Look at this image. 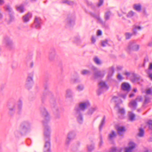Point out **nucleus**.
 I'll return each mask as SVG.
<instances>
[{
  "label": "nucleus",
  "mask_w": 152,
  "mask_h": 152,
  "mask_svg": "<svg viewBox=\"0 0 152 152\" xmlns=\"http://www.w3.org/2000/svg\"><path fill=\"white\" fill-rule=\"evenodd\" d=\"M98 107L96 106L92 107H90L87 110L86 115L91 116L95 111H97Z\"/></svg>",
  "instance_id": "13"
},
{
  "label": "nucleus",
  "mask_w": 152,
  "mask_h": 152,
  "mask_svg": "<svg viewBox=\"0 0 152 152\" xmlns=\"http://www.w3.org/2000/svg\"><path fill=\"white\" fill-rule=\"evenodd\" d=\"M134 12L132 11L129 12L127 15V17H131L134 15Z\"/></svg>",
  "instance_id": "44"
},
{
  "label": "nucleus",
  "mask_w": 152,
  "mask_h": 152,
  "mask_svg": "<svg viewBox=\"0 0 152 152\" xmlns=\"http://www.w3.org/2000/svg\"><path fill=\"white\" fill-rule=\"evenodd\" d=\"M56 53L54 49L51 50L49 53V59L50 61H53L55 58Z\"/></svg>",
  "instance_id": "14"
},
{
  "label": "nucleus",
  "mask_w": 152,
  "mask_h": 152,
  "mask_svg": "<svg viewBox=\"0 0 152 152\" xmlns=\"http://www.w3.org/2000/svg\"><path fill=\"white\" fill-rule=\"evenodd\" d=\"M32 76H28L27 78L26 83V86L27 88L29 89L32 86L33 82Z\"/></svg>",
  "instance_id": "12"
},
{
  "label": "nucleus",
  "mask_w": 152,
  "mask_h": 152,
  "mask_svg": "<svg viewBox=\"0 0 152 152\" xmlns=\"http://www.w3.org/2000/svg\"><path fill=\"white\" fill-rule=\"evenodd\" d=\"M112 100L115 102H117V104H118L119 105V104H120L122 103V101L118 97L116 96H114Z\"/></svg>",
  "instance_id": "22"
},
{
  "label": "nucleus",
  "mask_w": 152,
  "mask_h": 152,
  "mask_svg": "<svg viewBox=\"0 0 152 152\" xmlns=\"http://www.w3.org/2000/svg\"><path fill=\"white\" fill-rule=\"evenodd\" d=\"M149 69L150 70L152 69V63H150V64L149 67Z\"/></svg>",
  "instance_id": "59"
},
{
  "label": "nucleus",
  "mask_w": 152,
  "mask_h": 152,
  "mask_svg": "<svg viewBox=\"0 0 152 152\" xmlns=\"http://www.w3.org/2000/svg\"><path fill=\"white\" fill-rule=\"evenodd\" d=\"M124 74L127 76H129L131 75V73L129 72H126L124 73Z\"/></svg>",
  "instance_id": "49"
},
{
  "label": "nucleus",
  "mask_w": 152,
  "mask_h": 152,
  "mask_svg": "<svg viewBox=\"0 0 152 152\" xmlns=\"http://www.w3.org/2000/svg\"><path fill=\"white\" fill-rule=\"evenodd\" d=\"M129 120L130 121H133L135 120V115L132 113H129Z\"/></svg>",
  "instance_id": "32"
},
{
  "label": "nucleus",
  "mask_w": 152,
  "mask_h": 152,
  "mask_svg": "<svg viewBox=\"0 0 152 152\" xmlns=\"http://www.w3.org/2000/svg\"><path fill=\"white\" fill-rule=\"evenodd\" d=\"M4 9L5 11L8 13L9 15V19H6V21L8 24H10L14 19V12L10 6L7 4L5 5L4 7Z\"/></svg>",
  "instance_id": "3"
},
{
  "label": "nucleus",
  "mask_w": 152,
  "mask_h": 152,
  "mask_svg": "<svg viewBox=\"0 0 152 152\" xmlns=\"http://www.w3.org/2000/svg\"><path fill=\"white\" fill-rule=\"evenodd\" d=\"M117 148L116 147H113L111 148L109 151H105L104 152H117Z\"/></svg>",
  "instance_id": "35"
},
{
  "label": "nucleus",
  "mask_w": 152,
  "mask_h": 152,
  "mask_svg": "<svg viewBox=\"0 0 152 152\" xmlns=\"http://www.w3.org/2000/svg\"><path fill=\"white\" fill-rule=\"evenodd\" d=\"M117 78L119 80H121L123 79V77L122 76L120 75V74H119L117 75Z\"/></svg>",
  "instance_id": "52"
},
{
  "label": "nucleus",
  "mask_w": 152,
  "mask_h": 152,
  "mask_svg": "<svg viewBox=\"0 0 152 152\" xmlns=\"http://www.w3.org/2000/svg\"><path fill=\"white\" fill-rule=\"evenodd\" d=\"M31 123L28 120L23 121L20 127V130L23 132H26L31 129Z\"/></svg>",
  "instance_id": "5"
},
{
  "label": "nucleus",
  "mask_w": 152,
  "mask_h": 152,
  "mask_svg": "<svg viewBox=\"0 0 152 152\" xmlns=\"http://www.w3.org/2000/svg\"><path fill=\"white\" fill-rule=\"evenodd\" d=\"M22 102L21 100H19L18 103V108L19 111H20L22 109ZM19 112V111H18Z\"/></svg>",
  "instance_id": "39"
},
{
  "label": "nucleus",
  "mask_w": 152,
  "mask_h": 152,
  "mask_svg": "<svg viewBox=\"0 0 152 152\" xmlns=\"http://www.w3.org/2000/svg\"><path fill=\"white\" fill-rule=\"evenodd\" d=\"M30 67L31 68H32L34 66V63L33 62H31L30 64Z\"/></svg>",
  "instance_id": "60"
},
{
  "label": "nucleus",
  "mask_w": 152,
  "mask_h": 152,
  "mask_svg": "<svg viewBox=\"0 0 152 152\" xmlns=\"http://www.w3.org/2000/svg\"><path fill=\"white\" fill-rule=\"evenodd\" d=\"M92 69L94 71V76L95 79L102 77L104 76V74L103 72L98 70L96 67L93 66Z\"/></svg>",
  "instance_id": "6"
},
{
  "label": "nucleus",
  "mask_w": 152,
  "mask_h": 152,
  "mask_svg": "<svg viewBox=\"0 0 152 152\" xmlns=\"http://www.w3.org/2000/svg\"><path fill=\"white\" fill-rule=\"evenodd\" d=\"M94 62L97 64L99 65L102 64L101 61L97 57H95L93 58Z\"/></svg>",
  "instance_id": "26"
},
{
  "label": "nucleus",
  "mask_w": 152,
  "mask_h": 152,
  "mask_svg": "<svg viewBox=\"0 0 152 152\" xmlns=\"http://www.w3.org/2000/svg\"><path fill=\"white\" fill-rule=\"evenodd\" d=\"M108 44V41L107 40H105L102 41L101 45L103 47L106 46Z\"/></svg>",
  "instance_id": "42"
},
{
  "label": "nucleus",
  "mask_w": 152,
  "mask_h": 152,
  "mask_svg": "<svg viewBox=\"0 0 152 152\" xmlns=\"http://www.w3.org/2000/svg\"><path fill=\"white\" fill-rule=\"evenodd\" d=\"M90 106V103L87 100L80 102L78 105L75 107L74 110V114L77 121L80 124H82L83 121V117L81 111H85L88 107Z\"/></svg>",
  "instance_id": "2"
},
{
  "label": "nucleus",
  "mask_w": 152,
  "mask_h": 152,
  "mask_svg": "<svg viewBox=\"0 0 152 152\" xmlns=\"http://www.w3.org/2000/svg\"><path fill=\"white\" fill-rule=\"evenodd\" d=\"M102 31L100 30H99L97 31V34L98 35H100L102 34Z\"/></svg>",
  "instance_id": "55"
},
{
  "label": "nucleus",
  "mask_w": 152,
  "mask_h": 152,
  "mask_svg": "<svg viewBox=\"0 0 152 152\" xmlns=\"http://www.w3.org/2000/svg\"><path fill=\"white\" fill-rule=\"evenodd\" d=\"M137 29L135 27V26H134V28H133L132 30V34H133V35H136L137 33Z\"/></svg>",
  "instance_id": "46"
},
{
  "label": "nucleus",
  "mask_w": 152,
  "mask_h": 152,
  "mask_svg": "<svg viewBox=\"0 0 152 152\" xmlns=\"http://www.w3.org/2000/svg\"><path fill=\"white\" fill-rule=\"evenodd\" d=\"M122 88L124 90L129 91L130 88V85L127 83H124L122 85Z\"/></svg>",
  "instance_id": "17"
},
{
  "label": "nucleus",
  "mask_w": 152,
  "mask_h": 152,
  "mask_svg": "<svg viewBox=\"0 0 152 152\" xmlns=\"http://www.w3.org/2000/svg\"><path fill=\"white\" fill-rule=\"evenodd\" d=\"M76 136V134L74 131H71L68 133L66 140V144L68 145L71 141L73 140Z\"/></svg>",
  "instance_id": "8"
},
{
  "label": "nucleus",
  "mask_w": 152,
  "mask_h": 152,
  "mask_svg": "<svg viewBox=\"0 0 152 152\" xmlns=\"http://www.w3.org/2000/svg\"><path fill=\"white\" fill-rule=\"evenodd\" d=\"M73 96V93L72 90L68 89L66 91V97L68 98H71Z\"/></svg>",
  "instance_id": "20"
},
{
  "label": "nucleus",
  "mask_w": 152,
  "mask_h": 152,
  "mask_svg": "<svg viewBox=\"0 0 152 152\" xmlns=\"http://www.w3.org/2000/svg\"><path fill=\"white\" fill-rule=\"evenodd\" d=\"M75 17L74 16L69 15L68 16L66 20V26H71L75 24Z\"/></svg>",
  "instance_id": "7"
},
{
  "label": "nucleus",
  "mask_w": 152,
  "mask_h": 152,
  "mask_svg": "<svg viewBox=\"0 0 152 152\" xmlns=\"http://www.w3.org/2000/svg\"><path fill=\"white\" fill-rule=\"evenodd\" d=\"M144 134V131L142 128H140L139 129V132L138 134V136L140 137H143Z\"/></svg>",
  "instance_id": "29"
},
{
  "label": "nucleus",
  "mask_w": 152,
  "mask_h": 152,
  "mask_svg": "<svg viewBox=\"0 0 152 152\" xmlns=\"http://www.w3.org/2000/svg\"><path fill=\"white\" fill-rule=\"evenodd\" d=\"M104 88H102L100 87L97 91V94L98 95H100L102 93L104 90Z\"/></svg>",
  "instance_id": "38"
},
{
  "label": "nucleus",
  "mask_w": 152,
  "mask_h": 152,
  "mask_svg": "<svg viewBox=\"0 0 152 152\" xmlns=\"http://www.w3.org/2000/svg\"><path fill=\"white\" fill-rule=\"evenodd\" d=\"M62 3H66L69 5H72L74 4L73 1H70L69 0H62Z\"/></svg>",
  "instance_id": "34"
},
{
  "label": "nucleus",
  "mask_w": 152,
  "mask_h": 152,
  "mask_svg": "<svg viewBox=\"0 0 152 152\" xmlns=\"http://www.w3.org/2000/svg\"><path fill=\"white\" fill-rule=\"evenodd\" d=\"M134 94L133 93H132V94H131L130 95H129V97H132V96H134Z\"/></svg>",
  "instance_id": "64"
},
{
  "label": "nucleus",
  "mask_w": 152,
  "mask_h": 152,
  "mask_svg": "<svg viewBox=\"0 0 152 152\" xmlns=\"http://www.w3.org/2000/svg\"><path fill=\"white\" fill-rule=\"evenodd\" d=\"M99 86H100V87L102 88H107V89L108 88V87L107 85L104 82L102 81L100 82L99 84Z\"/></svg>",
  "instance_id": "33"
},
{
  "label": "nucleus",
  "mask_w": 152,
  "mask_h": 152,
  "mask_svg": "<svg viewBox=\"0 0 152 152\" xmlns=\"http://www.w3.org/2000/svg\"><path fill=\"white\" fill-rule=\"evenodd\" d=\"M42 21L40 18L36 16L35 17L33 25L34 26L35 28L37 29L41 27Z\"/></svg>",
  "instance_id": "11"
},
{
  "label": "nucleus",
  "mask_w": 152,
  "mask_h": 152,
  "mask_svg": "<svg viewBox=\"0 0 152 152\" xmlns=\"http://www.w3.org/2000/svg\"><path fill=\"white\" fill-rule=\"evenodd\" d=\"M32 14L30 12L28 13L24 16L23 18V21L25 22H27L29 20V18L31 17Z\"/></svg>",
  "instance_id": "15"
},
{
  "label": "nucleus",
  "mask_w": 152,
  "mask_h": 152,
  "mask_svg": "<svg viewBox=\"0 0 152 152\" xmlns=\"http://www.w3.org/2000/svg\"><path fill=\"white\" fill-rule=\"evenodd\" d=\"M103 142L102 141V137L100 136V142L99 144V146L100 147L102 144Z\"/></svg>",
  "instance_id": "53"
},
{
  "label": "nucleus",
  "mask_w": 152,
  "mask_h": 152,
  "mask_svg": "<svg viewBox=\"0 0 152 152\" xmlns=\"http://www.w3.org/2000/svg\"><path fill=\"white\" fill-rule=\"evenodd\" d=\"M15 106H13V107H11L9 108V113L10 115H12L14 114L15 112Z\"/></svg>",
  "instance_id": "30"
},
{
  "label": "nucleus",
  "mask_w": 152,
  "mask_h": 152,
  "mask_svg": "<svg viewBox=\"0 0 152 152\" xmlns=\"http://www.w3.org/2000/svg\"><path fill=\"white\" fill-rule=\"evenodd\" d=\"M114 72V68L113 66H112L109 69V71L108 75V78H110L112 76Z\"/></svg>",
  "instance_id": "18"
},
{
  "label": "nucleus",
  "mask_w": 152,
  "mask_h": 152,
  "mask_svg": "<svg viewBox=\"0 0 152 152\" xmlns=\"http://www.w3.org/2000/svg\"><path fill=\"white\" fill-rule=\"evenodd\" d=\"M4 42L7 48L12 49L13 47V43L12 40L8 37H5L4 40Z\"/></svg>",
  "instance_id": "9"
},
{
  "label": "nucleus",
  "mask_w": 152,
  "mask_h": 152,
  "mask_svg": "<svg viewBox=\"0 0 152 152\" xmlns=\"http://www.w3.org/2000/svg\"><path fill=\"white\" fill-rule=\"evenodd\" d=\"M142 100V98L141 96H138L136 99H135V100L136 101V102H141Z\"/></svg>",
  "instance_id": "45"
},
{
  "label": "nucleus",
  "mask_w": 152,
  "mask_h": 152,
  "mask_svg": "<svg viewBox=\"0 0 152 152\" xmlns=\"http://www.w3.org/2000/svg\"><path fill=\"white\" fill-rule=\"evenodd\" d=\"M71 81L72 83H78L80 81L79 77H77L75 78H72L71 79Z\"/></svg>",
  "instance_id": "36"
},
{
  "label": "nucleus",
  "mask_w": 152,
  "mask_h": 152,
  "mask_svg": "<svg viewBox=\"0 0 152 152\" xmlns=\"http://www.w3.org/2000/svg\"><path fill=\"white\" fill-rule=\"evenodd\" d=\"M90 73V71L86 69H84L81 72V74L83 75L89 74Z\"/></svg>",
  "instance_id": "37"
},
{
  "label": "nucleus",
  "mask_w": 152,
  "mask_h": 152,
  "mask_svg": "<svg viewBox=\"0 0 152 152\" xmlns=\"http://www.w3.org/2000/svg\"><path fill=\"white\" fill-rule=\"evenodd\" d=\"M52 93L49 91H48L47 94V95L48 96H50V95H52Z\"/></svg>",
  "instance_id": "62"
},
{
  "label": "nucleus",
  "mask_w": 152,
  "mask_h": 152,
  "mask_svg": "<svg viewBox=\"0 0 152 152\" xmlns=\"http://www.w3.org/2000/svg\"><path fill=\"white\" fill-rule=\"evenodd\" d=\"M111 15V13L110 11L107 12L105 13L104 18L106 21L109 20Z\"/></svg>",
  "instance_id": "28"
},
{
  "label": "nucleus",
  "mask_w": 152,
  "mask_h": 152,
  "mask_svg": "<svg viewBox=\"0 0 152 152\" xmlns=\"http://www.w3.org/2000/svg\"><path fill=\"white\" fill-rule=\"evenodd\" d=\"M136 146V144L133 142H130L129 144V147L125 148V152H132Z\"/></svg>",
  "instance_id": "10"
},
{
  "label": "nucleus",
  "mask_w": 152,
  "mask_h": 152,
  "mask_svg": "<svg viewBox=\"0 0 152 152\" xmlns=\"http://www.w3.org/2000/svg\"><path fill=\"white\" fill-rule=\"evenodd\" d=\"M145 99L143 104V106L146 107V105L150 102V98L147 95L145 96Z\"/></svg>",
  "instance_id": "25"
},
{
  "label": "nucleus",
  "mask_w": 152,
  "mask_h": 152,
  "mask_svg": "<svg viewBox=\"0 0 152 152\" xmlns=\"http://www.w3.org/2000/svg\"><path fill=\"white\" fill-rule=\"evenodd\" d=\"M149 78L152 80V74L148 73Z\"/></svg>",
  "instance_id": "61"
},
{
  "label": "nucleus",
  "mask_w": 152,
  "mask_h": 152,
  "mask_svg": "<svg viewBox=\"0 0 152 152\" xmlns=\"http://www.w3.org/2000/svg\"><path fill=\"white\" fill-rule=\"evenodd\" d=\"M115 107L117 108V110L118 113L121 114H124L125 113L124 109L123 108H121L118 104H116Z\"/></svg>",
  "instance_id": "16"
},
{
  "label": "nucleus",
  "mask_w": 152,
  "mask_h": 152,
  "mask_svg": "<svg viewBox=\"0 0 152 152\" xmlns=\"http://www.w3.org/2000/svg\"><path fill=\"white\" fill-rule=\"evenodd\" d=\"M116 136V134L115 132L113 130L112 131L111 133L109 134L108 135V138L109 140H113V138Z\"/></svg>",
  "instance_id": "23"
},
{
  "label": "nucleus",
  "mask_w": 152,
  "mask_h": 152,
  "mask_svg": "<svg viewBox=\"0 0 152 152\" xmlns=\"http://www.w3.org/2000/svg\"><path fill=\"white\" fill-rule=\"evenodd\" d=\"M148 61H149V59H148V57H146L144 58V63L143 64V66H144V65L145 64V62H148Z\"/></svg>",
  "instance_id": "51"
},
{
  "label": "nucleus",
  "mask_w": 152,
  "mask_h": 152,
  "mask_svg": "<svg viewBox=\"0 0 152 152\" xmlns=\"http://www.w3.org/2000/svg\"><path fill=\"white\" fill-rule=\"evenodd\" d=\"M77 90L79 91H82L84 89V87L83 85H79L77 88Z\"/></svg>",
  "instance_id": "43"
},
{
  "label": "nucleus",
  "mask_w": 152,
  "mask_h": 152,
  "mask_svg": "<svg viewBox=\"0 0 152 152\" xmlns=\"http://www.w3.org/2000/svg\"><path fill=\"white\" fill-rule=\"evenodd\" d=\"M55 110H56V111L55 112V115L58 114V113H59L58 112V109L57 108H56Z\"/></svg>",
  "instance_id": "54"
},
{
  "label": "nucleus",
  "mask_w": 152,
  "mask_h": 152,
  "mask_svg": "<svg viewBox=\"0 0 152 152\" xmlns=\"http://www.w3.org/2000/svg\"><path fill=\"white\" fill-rule=\"evenodd\" d=\"M147 94H152V90L151 88L148 89L146 91Z\"/></svg>",
  "instance_id": "48"
},
{
  "label": "nucleus",
  "mask_w": 152,
  "mask_h": 152,
  "mask_svg": "<svg viewBox=\"0 0 152 152\" xmlns=\"http://www.w3.org/2000/svg\"><path fill=\"white\" fill-rule=\"evenodd\" d=\"M105 116H104L99 126V130L100 131H102V128L104 125L105 123Z\"/></svg>",
  "instance_id": "21"
},
{
  "label": "nucleus",
  "mask_w": 152,
  "mask_h": 152,
  "mask_svg": "<svg viewBox=\"0 0 152 152\" xmlns=\"http://www.w3.org/2000/svg\"><path fill=\"white\" fill-rule=\"evenodd\" d=\"M139 48L140 45L137 44L135 41H133L130 42L128 43L126 50L128 53H130L132 51H137Z\"/></svg>",
  "instance_id": "4"
},
{
  "label": "nucleus",
  "mask_w": 152,
  "mask_h": 152,
  "mask_svg": "<svg viewBox=\"0 0 152 152\" xmlns=\"http://www.w3.org/2000/svg\"><path fill=\"white\" fill-rule=\"evenodd\" d=\"M4 3V0H0V5H1Z\"/></svg>",
  "instance_id": "56"
},
{
  "label": "nucleus",
  "mask_w": 152,
  "mask_h": 152,
  "mask_svg": "<svg viewBox=\"0 0 152 152\" xmlns=\"http://www.w3.org/2000/svg\"><path fill=\"white\" fill-rule=\"evenodd\" d=\"M91 41H92V42L93 43L95 42L96 41L95 39V38L93 36L92 37Z\"/></svg>",
  "instance_id": "57"
},
{
  "label": "nucleus",
  "mask_w": 152,
  "mask_h": 152,
  "mask_svg": "<svg viewBox=\"0 0 152 152\" xmlns=\"http://www.w3.org/2000/svg\"><path fill=\"white\" fill-rule=\"evenodd\" d=\"M103 2V0H99V2L98 4L99 6H100L102 5Z\"/></svg>",
  "instance_id": "50"
},
{
  "label": "nucleus",
  "mask_w": 152,
  "mask_h": 152,
  "mask_svg": "<svg viewBox=\"0 0 152 152\" xmlns=\"http://www.w3.org/2000/svg\"><path fill=\"white\" fill-rule=\"evenodd\" d=\"M148 124L149 125V128L152 130V120H150L148 122Z\"/></svg>",
  "instance_id": "47"
},
{
  "label": "nucleus",
  "mask_w": 152,
  "mask_h": 152,
  "mask_svg": "<svg viewBox=\"0 0 152 152\" xmlns=\"http://www.w3.org/2000/svg\"><path fill=\"white\" fill-rule=\"evenodd\" d=\"M133 35L132 33H130L128 32H126L125 33L126 38V39H130L131 36Z\"/></svg>",
  "instance_id": "40"
},
{
  "label": "nucleus",
  "mask_w": 152,
  "mask_h": 152,
  "mask_svg": "<svg viewBox=\"0 0 152 152\" xmlns=\"http://www.w3.org/2000/svg\"><path fill=\"white\" fill-rule=\"evenodd\" d=\"M122 69V67L121 66H118L117 67V69L118 70H120Z\"/></svg>",
  "instance_id": "63"
},
{
  "label": "nucleus",
  "mask_w": 152,
  "mask_h": 152,
  "mask_svg": "<svg viewBox=\"0 0 152 152\" xmlns=\"http://www.w3.org/2000/svg\"><path fill=\"white\" fill-rule=\"evenodd\" d=\"M87 148L88 151H91L94 149V145L92 144L90 146H88Z\"/></svg>",
  "instance_id": "41"
},
{
  "label": "nucleus",
  "mask_w": 152,
  "mask_h": 152,
  "mask_svg": "<svg viewBox=\"0 0 152 152\" xmlns=\"http://www.w3.org/2000/svg\"><path fill=\"white\" fill-rule=\"evenodd\" d=\"M134 26L137 29H138V30H140L141 29V28L140 26Z\"/></svg>",
  "instance_id": "58"
},
{
  "label": "nucleus",
  "mask_w": 152,
  "mask_h": 152,
  "mask_svg": "<svg viewBox=\"0 0 152 152\" xmlns=\"http://www.w3.org/2000/svg\"><path fill=\"white\" fill-rule=\"evenodd\" d=\"M117 130L119 134L121 135L122 132L125 130L124 127H118L117 128Z\"/></svg>",
  "instance_id": "31"
},
{
  "label": "nucleus",
  "mask_w": 152,
  "mask_h": 152,
  "mask_svg": "<svg viewBox=\"0 0 152 152\" xmlns=\"http://www.w3.org/2000/svg\"><path fill=\"white\" fill-rule=\"evenodd\" d=\"M137 106V102L135 100H132L129 103V106L130 107H132L134 110L136 109Z\"/></svg>",
  "instance_id": "19"
},
{
  "label": "nucleus",
  "mask_w": 152,
  "mask_h": 152,
  "mask_svg": "<svg viewBox=\"0 0 152 152\" xmlns=\"http://www.w3.org/2000/svg\"><path fill=\"white\" fill-rule=\"evenodd\" d=\"M134 8L137 11H140L141 10V6L140 4H135L134 5Z\"/></svg>",
  "instance_id": "24"
},
{
  "label": "nucleus",
  "mask_w": 152,
  "mask_h": 152,
  "mask_svg": "<svg viewBox=\"0 0 152 152\" xmlns=\"http://www.w3.org/2000/svg\"><path fill=\"white\" fill-rule=\"evenodd\" d=\"M40 111L43 118L42 122L44 126V135L45 144L43 148L44 152H51L50 137L51 131L48 124L50 121V115L44 107L41 108Z\"/></svg>",
  "instance_id": "1"
},
{
  "label": "nucleus",
  "mask_w": 152,
  "mask_h": 152,
  "mask_svg": "<svg viewBox=\"0 0 152 152\" xmlns=\"http://www.w3.org/2000/svg\"><path fill=\"white\" fill-rule=\"evenodd\" d=\"M16 7L17 10L20 12V13H22L24 12V7L23 5H21L19 6H16Z\"/></svg>",
  "instance_id": "27"
}]
</instances>
